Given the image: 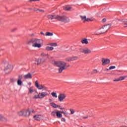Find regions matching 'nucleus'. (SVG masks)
<instances>
[{"mask_svg": "<svg viewBox=\"0 0 127 127\" xmlns=\"http://www.w3.org/2000/svg\"><path fill=\"white\" fill-rule=\"evenodd\" d=\"M16 28H14L11 30V31H14L15 30H16Z\"/></svg>", "mask_w": 127, "mask_h": 127, "instance_id": "nucleus-47", "label": "nucleus"}, {"mask_svg": "<svg viewBox=\"0 0 127 127\" xmlns=\"http://www.w3.org/2000/svg\"><path fill=\"white\" fill-rule=\"evenodd\" d=\"M49 45H50L51 46H57V43H51L49 44Z\"/></svg>", "mask_w": 127, "mask_h": 127, "instance_id": "nucleus-32", "label": "nucleus"}, {"mask_svg": "<svg viewBox=\"0 0 127 127\" xmlns=\"http://www.w3.org/2000/svg\"><path fill=\"white\" fill-rule=\"evenodd\" d=\"M51 115H52V116H53V117H55V116H56V115H57L56 112V111H53V112H52Z\"/></svg>", "mask_w": 127, "mask_h": 127, "instance_id": "nucleus-31", "label": "nucleus"}, {"mask_svg": "<svg viewBox=\"0 0 127 127\" xmlns=\"http://www.w3.org/2000/svg\"><path fill=\"white\" fill-rule=\"evenodd\" d=\"M111 28V25L107 24L103 26L99 30V34H102L103 33H106L109 29Z\"/></svg>", "mask_w": 127, "mask_h": 127, "instance_id": "nucleus-4", "label": "nucleus"}, {"mask_svg": "<svg viewBox=\"0 0 127 127\" xmlns=\"http://www.w3.org/2000/svg\"><path fill=\"white\" fill-rule=\"evenodd\" d=\"M126 78H127V76H120L119 78L114 79L113 81L114 82H119V81H123V80H125Z\"/></svg>", "mask_w": 127, "mask_h": 127, "instance_id": "nucleus-12", "label": "nucleus"}, {"mask_svg": "<svg viewBox=\"0 0 127 127\" xmlns=\"http://www.w3.org/2000/svg\"><path fill=\"white\" fill-rule=\"evenodd\" d=\"M36 62L37 63L36 65L38 66L40 65V64H43V63H44V60L42 59H39L36 61Z\"/></svg>", "mask_w": 127, "mask_h": 127, "instance_id": "nucleus-13", "label": "nucleus"}, {"mask_svg": "<svg viewBox=\"0 0 127 127\" xmlns=\"http://www.w3.org/2000/svg\"><path fill=\"white\" fill-rule=\"evenodd\" d=\"M69 111L70 112V115H74L75 114V110L73 109H70Z\"/></svg>", "mask_w": 127, "mask_h": 127, "instance_id": "nucleus-28", "label": "nucleus"}, {"mask_svg": "<svg viewBox=\"0 0 127 127\" xmlns=\"http://www.w3.org/2000/svg\"><path fill=\"white\" fill-rule=\"evenodd\" d=\"M19 116H24V117H29L30 116V111L29 109H23L18 113Z\"/></svg>", "mask_w": 127, "mask_h": 127, "instance_id": "nucleus-5", "label": "nucleus"}, {"mask_svg": "<svg viewBox=\"0 0 127 127\" xmlns=\"http://www.w3.org/2000/svg\"><path fill=\"white\" fill-rule=\"evenodd\" d=\"M51 106L52 107V108H54L55 109H56L57 108H60V105H57L56 104L52 102V103H51Z\"/></svg>", "mask_w": 127, "mask_h": 127, "instance_id": "nucleus-18", "label": "nucleus"}, {"mask_svg": "<svg viewBox=\"0 0 127 127\" xmlns=\"http://www.w3.org/2000/svg\"><path fill=\"white\" fill-rule=\"evenodd\" d=\"M34 98V99H43L42 93H39L38 95H35Z\"/></svg>", "mask_w": 127, "mask_h": 127, "instance_id": "nucleus-16", "label": "nucleus"}, {"mask_svg": "<svg viewBox=\"0 0 127 127\" xmlns=\"http://www.w3.org/2000/svg\"><path fill=\"white\" fill-rule=\"evenodd\" d=\"M80 17L81 18V20H83V23H85V22H86L85 20H86V18L87 17L86 16L80 15Z\"/></svg>", "mask_w": 127, "mask_h": 127, "instance_id": "nucleus-23", "label": "nucleus"}, {"mask_svg": "<svg viewBox=\"0 0 127 127\" xmlns=\"http://www.w3.org/2000/svg\"><path fill=\"white\" fill-rule=\"evenodd\" d=\"M65 61H67V62H70L72 61L71 58V57L67 58L66 59H65Z\"/></svg>", "mask_w": 127, "mask_h": 127, "instance_id": "nucleus-29", "label": "nucleus"}, {"mask_svg": "<svg viewBox=\"0 0 127 127\" xmlns=\"http://www.w3.org/2000/svg\"><path fill=\"white\" fill-rule=\"evenodd\" d=\"M124 22V27H127V23H126L127 22Z\"/></svg>", "mask_w": 127, "mask_h": 127, "instance_id": "nucleus-38", "label": "nucleus"}, {"mask_svg": "<svg viewBox=\"0 0 127 127\" xmlns=\"http://www.w3.org/2000/svg\"><path fill=\"white\" fill-rule=\"evenodd\" d=\"M54 64L57 67H59L58 71L60 73H62L64 70H67V68L70 67V65H67V63L63 61H55Z\"/></svg>", "mask_w": 127, "mask_h": 127, "instance_id": "nucleus-1", "label": "nucleus"}, {"mask_svg": "<svg viewBox=\"0 0 127 127\" xmlns=\"http://www.w3.org/2000/svg\"><path fill=\"white\" fill-rule=\"evenodd\" d=\"M46 36H52L53 35V33L47 32L45 34Z\"/></svg>", "mask_w": 127, "mask_h": 127, "instance_id": "nucleus-24", "label": "nucleus"}, {"mask_svg": "<svg viewBox=\"0 0 127 127\" xmlns=\"http://www.w3.org/2000/svg\"><path fill=\"white\" fill-rule=\"evenodd\" d=\"M64 111H60L61 114H64Z\"/></svg>", "mask_w": 127, "mask_h": 127, "instance_id": "nucleus-46", "label": "nucleus"}, {"mask_svg": "<svg viewBox=\"0 0 127 127\" xmlns=\"http://www.w3.org/2000/svg\"><path fill=\"white\" fill-rule=\"evenodd\" d=\"M64 115L65 116V117H66V116H67V115H68V113L67 112H64Z\"/></svg>", "mask_w": 127, "mask_h": 127, "instance_id": "nucleus-42", "label": "nucleus"}, {"mask_svg": "<svg viewBox=\"0 0 127 127\" xmlns=\"http://www.w3.org/2000/svg\"><path fill=\"white\" fill-rule=\"evenodd\" d=\"M49 101H50V102H52V99H49Z\"/></svg>", "mask_w": 127, "mask_h": 127, "instance_id": "nucleus-50", "label": "nucleus"}, {"mask_svg": "<svg viewBox=\"0 0 127 127\" xmlns=\"http://www.w3.org/2000/svg\"><path fill=\"white\" fill-rule=\"evenodd\" d=\"M35 86L36 87V88H37V89H38L39 90H42V89H45V86H44L43 85H39L38 84V81L36 80L35 81Z\"/></svg>", "mask_w": 127, "mask_h": 127, "instance_id": "nucleus-11", "label": "nucleus"}, {"mask_svg": "<svg viewBox=\"0 0 127 127\" xmlns=\"http://www.w3.org/2000/svg\"><path fill=\"white\" fill-rule=\"evenodd\" d=\"M23 78V76L22 75H19L18 76V80L17 81V84L18 86H21L22 85V79Z\"/></svg>", "mask_w": 127, "mask_h": 127, "instance_id": "nucleus-10", "label": "nucleus"}, {"mask_svg": "<svg viewBox=\"0 0 127 127\" xmlns=\"http://www.w3.org/2000/svg\"><path fill=\"white\" fill-rule=\"evenodd\" d=\"M29 85H31V83L29 82Z\"/></svg>", "mask_w": 127, "mask_h": 127, "instance_id": "nucleus-51", "label": "nucleus"}, {"mask_svg": "<svg viewBox=\"0 0 127 127\" xmlns=\"http://www.w3.org/2000/svg\"><path fill=\"white\" fill-rule=\"evenodd\" d=\"M122 22H127V19H122Z\"/></svg>", "mask_w": 127, "mask_h": 127, "instance_id": "nucleus-39", "label": "nucleus"}, {"mask_svg": "<svg viewBox=\"0 0 127 127\" xmlns=\"http://www.w3.org/2000/svg\"><path fill=\"white\" fill-rule=\"evenodd\" d=\"M41 34H42V35H45V34L42 32H41Z\"/></svg>", "mask_w": 127, "mask_h": 127, "instance_id": "nucleus-44", "label": "nucleus"}, {"mask_svg": "<svg viewBox=\"0 0 127 127\" xmlns=\"http://www.w3.org/2000/svg\"><path fill=\"white\" fill-rule=\"evenodd\" d=\"M71 9H72V7L70 6H67L64 8V10H67V11L71 10Z\"/></svg>", "mask_w": 127, "mask_h": 127, "instance_id": "nucleus-27", "label": "nucleus"}, {"mask_svg": "<svg viewBox=\"0 0 127 127\" xmlns=\"http://www.w3.org/2000/svg\"><path fill=\"white\" fill-rule=\"evenodd\" d=\"M51 95L54 98H57V93H56V92H52Z\"/></svg>", "mask_w": 127, "mask_h": 127, "instance_id": "nucleus-25", "label": "nucleus"}, {"mask_svg": "<svg viewBox=\"0 0 127 127\" xmlns=\"http://www.w3.org/2000/svg\"><path fill=\"white\" fill-rule=\"evenodd\" d=\"M8 68H5L4 69V71H5V72L6 71V70H7Z\"/></svg>", "mask_w": 127, "mask_h": 127, "instance_id": "nucleus-45", "label": "nucleus"}, {"mask_svg": "<svg viewBox=\"0 0 127 127\" xmlns=\"http://www.w3.org/2000/svg\"><path fill=\"white\" fill-rule=\"evenodd\" d=\"M62 122H64V123H66V119L64 118H62L61 119Z\"/></svg>", "mask_w": 127, "mask_h": 127, "instance_id": "nucleus-37", "label": "nucleus"}, {"mask_svg": "<svg viewBox=\"0 0 127 127\" xmlns=\"http://www.w3.org/2000/svg\"><path fill=\"white\" fill-rule=\"evenodd\" d=\"M107 21V19L106 18H104L102 19V22H106Z\"/></svg>", "mask_w": 127, "mask_h": 127, "instance_id": "nucleus-40", "label": "nucleus"}, {"mask_svg": "<svg viewBox=\"0 0 127 127\" xmlns=\"http://www.w3.org/2000/svg\"><path fill=\"white\" fill-rule=\"evenodd\" d=\"M56 116L58 119L62 118V114L60 113V111H58L56 112Z\"/></svg>", "mask_w": 127, "mask_h": 127, "instance_id": "nucleus-20", "label": "nucleus"}, {"mask_svg": "<svg viewBox=\"0 0 127 127\" xmlns=\"http://www.w3.org/2000/svg\"><path fill=\"white\" fill-rule=\"evenodd\" d=\"M53 49H54V48L52 47L48 46L46 48V50H47V51H52Z\"/></svg>", "mask_w": 127, "mask_h": 127, "instance_id": "nucleus-22", "label": "nucleus"}, {"mask_svg": "<svg viewBox=\"0 0 127 127\" xmlns=\"http://www.w3.org/2000/svg\"><path fill=\"white\" fill-rule=\"evenodd\" d=\"M34 119L36 121H40V119H41V115H35L34 116Z\"/></svg>", "mask_w": 127, "mask_h": 127, "instance_id": "nucleus-19", "label": "nucleus"}, {"mask_svg": "<svg viewBox=\"0 0 127 127\" xmlns=\"http://www.w3.org/2000/svg\"><path fill=\"white\" fill-rule=\"evenodd\" d=\"M40 0H30V1H39Z\"/></svg>", "mask_w": 127, "mask_h": 127, "instance_id": "nucleus-41", "label": "nucleus"}, {"mask_svg": "<svg viewBox=\"0 0 127 127\" xmlns=\"http://www.w3.org/2000/svg\"><path fill=\"white\" fill-rule=\"evenodd\" d=\"M32 112L33 113H35V112H34V110H33V109H32Z\"/></svg>", "mask_w": 127, "mask_h": 127, "instance_id": "nucleus-48", "label": "nucleus"}, {"mask_svg": "<svg viewBox=\"0 0 127 127\" xmlns=\"http://www.w3.org/2000/svg\"><path fill=\"white\" fill-rule=\"evenodd\" d=\"M33 11H36V12H42V13H43L44 12V10L42 9H39L37 8H34L33 9Z\"/></svg>", "mask_w": 127, "mask_h": 127, "instance_id": "nucleus-14", "label": "nucleus"}, {"mask_svg": "<svg viewBox=\"0 0 127 127\" xmlns=\"http://www.w3.org/2000/svg\"><path fill=\"white\" fill-rule=\"evenodd\" d=\"M24 79H32V75H31V73H28V74L24 75Z\"/></svg>", "mask_w": 127, "mask_h": 127, "instance_id": "nucleus-15", "label": "nucleus"}, {"mask_svg": "<svg viewBox=\"0 0 127 127\" xmlns=\"http://www.w3.org/2000/svg\"><path fill=\"white\" fill-rule=\"evenodd\" d=\"M58 99L59 102H63V100L66 99V94L64 93H60L58 96Z\"/></svg>", "mask_w": 127, "mask_h": 127, "instance_id": "nucleus-9", "label": "nucleus"}, {"mask_svg": "<svg viewBox=\"0 0 127 127\" xmlns=\"http://www.w3.org/2000/svg\"><path fill=\"white\" fill-rule=\"evenodd\" d=\"M86 114L87 115L86 116H84L82 118V120H87V119H88L89 118H91V117H93L95 115V112L89 110L86 111Z\"/></svg>", "mask_w": 127, "mask_h": 127, "instance_id": "nucleus-6", "label": "nucleus"}, {"mask_svg": "<svg viewBox=\"0 0 127 127\" xmlns=\"http://www.w3.org/2000/svg\"><path fill=\"white\" fill-rule=\"evenodd\" d=\"M16 81L15 79H14L13 78H10V82H11V83H14V82Z\"/></svg>", "mask_w": 127, "mask_h": 127, "instance_id": "nucleus-35", "label": "nucleus"}, {"mask_svg": "<svg viewBox=\"0 0 127 127\" xmlns=\"http://www.w3.org/2000/svg\"><path fill=\"white\" fill-rule=\"evenodd\" d=\"M80 52L84 53V54L88 55V54H91L92 53V50L88 48H80L79 49Z\"/></svg>", "mask_w": 127, "mask_h": 127, "instance_id": "nucleus-7", "label": "nucleus"}, {"mask_svg": "<svg viewBox=\"0 0 127 127\" xmlns=\"http://www.w3.org/2000/svg\"><path fill=\"white\" fill-rule=\"evenodd\" d=\"M48 19H57L59 21H62L63 22H64L65 21H67V17L66 16H60L58 15H48L47 16Z\"/></svg>", "mask_w": 127, "mask_h": 127, "instance_id": "nucleus-2", "label": "nucleus"}, {"mask_svg": "<svg viewBox=\"0 0 127 127\" xmlns=\"http://www.w3.org/2000/svg\"><path fill=\"white\" fill-rule=\"evenodd\" d=\"M43 98H45V97H47V96H49V94H48V92L46 91H43L42 92Z\"/></svg>", "mask_w": 127, "mask_h": 127, "instance_id": "nucleus-21", "label": "nucleus"}, {"mask_svg": "<svg viewBox=\"0 0 127 127\" xmlns=\"http://www.w3.org/2000/svg\"><path fill=\"white\" fill-rule=\"evenodd\" d=\"M29 90V93H30L31 94L33 93V89H32V87H30L28 89Z\"/></svg>", "mask_w": 127, "mask_h": 127, "instance_id": "nucleus-30", "label": "nucleus"}, {"mask_svg": "<svg viewBox=\"0 0 127 127\" xmlns=\"http://www.w3.org/2000/svg\"><path fill=\"white\" fill-rule=\"evenodd\" d=\"M0 121H5V119H4L1 115H0Z\"/></svg>", "mask_w": 127, "mask_h": 127, "instance_id": "nucleus-33", "label": "nucleus"}, {"mask_svg": "<svg viewBox=\"0 0 127 127\" xmlns=\"http://www.w3.org/2000/svg\"><path fill=\"white\" fill-rule=\"evenodd\" d=\"M29 45H32L33 47L40 48L41 47V40L38 39H33L28 41Z\"/></svg>", "mask_w": 127, "mask_h": 127, "instance_id": "nucleus-3", "label": "nucleus"}, {"mask_svg": "<svg viewBox=\"0 0 127 127\" xmlns=\"http://www.w3.org/2000/svg\"><path fill=\"white\" fill-rule=\"evenodd\" d=\"M88 22V21H93V20H92L91 19L89 18H86V20H85V22Z\"/></svg>", "mask_w": 127, "mask_h": 127, "instance_id": "nucleus-34", "label": "nucleus"}, {"mask_svg": "<svg viewBox=\"0 0 127 127\" xmlns=\"http://www.w3.org/2000/svg\"><path fill=\"white\" fill-rule=\"evenodd\" d=\"M41 56H44V53H42L41 54Z\"/></svg>", "mask_w": 127, "mask_h": 127, "instance_id": "nucleus-49", "label": "nucleus"}, {"mask_svg": "<svg viewBox=\"0 0 127 127\" xmlns=\"http://www.w3.org/2000/svg\"><path fill=\"white\" fill-rule=\"evenodd\" d=\"M101 62H102V65L105 66V65L109 64L110 63L111 61L109 59L102 58Z\"/></svg>", "mask_w": 127, "mask_h": 127, "instance_id": "nucleus-8", "label": "nucleus"}, {"mask_svg": "<svg viewBox=\"0 0 127 127\" xmlns=\"http://www.w3.org/2000/svg\"><path fill=\"white\" fill-rule=\"evenodd\" d=\"M81 43L82 44H88L89 43V42L88 41V39L86 38H84L81 41Z\"/></svg>", "mask_w": 127, "mask_h": 127, "instance_id": "nucleus-17", "label": "nucleus"}, {"mask_svg": "<svg viewBox=\"0 0 127 127\" xmlns=\"http://www.w3.org/2000/svg\"><path fill=\"white\" fill-rule=\"evenodd\" d=\"M59 109H60V110H64L65 109V108H60V107H59Z\"/></svg>", "mask_w": 127, "mask_h": 127, "instance_id": "nucleus-43", "label": "nucleus"}, {"mask_svg": "<svg viewBox=\"0 0 127 127\" xmlns=\"http://www.w3.org/2000/svg\"><path fill=\"white\" fill-rule=\"evenodd\" d=\"M116 68V66H111L109 67V70H112V69H115Z\"/></svg>", "mask_w": 127, "mask_h": 127, "instance_id": "nucleus-36", "label": "nucleus"}, {"mask_svg": "<svg viewBox=\"0 0 127 127\" xmlns=\"http://www.w3.org/2000/svg\"><path fill=\"white\" fill-rule=\"evenodd\" d=\"M71 61H75L76 60H78V57H71Z\"/></svg>", "mask_w": 127, "mask_h": 127, "instance_id": "nucleus-26", "label": "nucleus"}]
</instances>
